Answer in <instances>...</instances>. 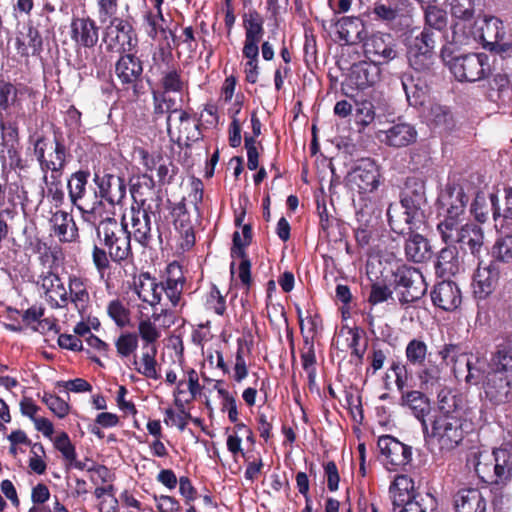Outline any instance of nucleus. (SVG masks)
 <instances>
[{"label": "nucleus", "instance_id": "obj_27", "mask_svg": "<svg viewBox=\"0 0 512 512\" xmlns=\"http://www.w3.org/2000/svg\"><path fill=\"white\" fill-rule=\"evenodd\" d=\"M441 207L448 216L466 218V207L469 196L458 183H448L439 196Z\"/></svg>", "mask_w": 512, "mask_h": 512}, {"label": "nucleus", "instance_id": "obj_7", "mask_svg": "<svg viewBox=\"0 0 512 512\" xmlns=\"http://www.w3.org/2000/svg\"><path fill=\"white\" fill-rule=\"evenodd\" d=\"M450 72L459 82L474 83L492 73L490 57L486 53H467L451 57L447 62Z\"/></svg>", "mask_w": 512, "mask_h": 512}, {"label": "nucleus", "instance_id": "obj_28", "mask_svg": "<svg viewBox=\"0 0 512 512\" xmlns=\"http://www.w3.org/2000/svg\"><path fill=\"white\" fill-rule=\"evenodd\" d=\"M455 512H487L489 502L479 488L462 487L453 495Z\"/></svg>", "mask_w": 512, "mask_h": 512}, {"label": "nucleus", "instance_id": "obj_22", "mask_svg": "<svg viewBox=\"0 0 512 512\" xmlns=\"http://www.w3.org/2000/svg\"><path fill=\"white\" fill-rule=\"evenodd\" d=\"M500 279V267L496 261H490L483 266L479 260L477 269L473 274V296L477 300H486L496 290Z\"/></svg>", "mask_w": 512, "mask_h": 512}, {"label": "nucleus", "instance_id": "obj_29", "mask_svg": "<svg viewBox=\"0 0 512 512\" xmlns=\"http://www.w3.org/2000/svg\"><path fill=\"white\" fill-rule=\"evenodd\" d=\"M70 36L76 45L93 48L99 40V27L90 17L73 18L70 25Z\"/></svg>", "mask_w": 512, "mask_h": 512}, {"label": "nucleus", "instance_id": "obj_13", "mask_svg": "<svg viewBox=\"0 0 512 512\" xmlns=\"http://www.w3.org/2000/svg\"><path fill=\"white\" fill-rule=\"evenodd\" d=\"M156 182L147 172L142 174L137 182L130 186L134 206L156 217L160 215L163 197L160 190L155 189Z\"/></svg>", "mask_w": 512, "mask_h": 512}, {"label": "nucleus", "instance_id": "obj_15", "mask_svg": "<svg viewBox=\"0 0 512 512\" xmlns=\"http://www.w3.org/2000/svg\"><path fill=\"white\" fill-rule=\"evenodd\" d=\"M183 371L188 376V391L190 393L189 399H174V405L178 411H175L172 408H167L165 410V418L164 423L166 425H175L178 427L180 431H184L188 421L192 419L191 413L187 410L186 405L193 402L202 392L203 387L199 383L198 373L193 368H188Z\"/></svg>", "mask_w": 512, "mask_h": 512}, {"label": "nucleus", "instance_id": "obj_36", "mask_svg": "<svg viewBox=\"0 0 512 512\" xmlns=\"http://www.w3.org/2000/svg\"><path fill=\"white\" fill-rule=\"evenodd\" d=\"M135 292L138 297L151 306L160 303L162 299L163 287L156 281L149 272H141L138 280L134 282Z\"/></svg>", "mask_w": 512, "mask_h": 512}, {"label": "nucleus", "instance_id": "obj_60", "mask_svg": "<svg viewBox=\"0 0 512 512\" xmlns=\"http://www.w3.org/2000/svg\"><path fill=\"white\" fill-rule=\"evenodd\" d=\"M119 9V0H96L97 19L102 25L120 18Z\"/></svg>", "mask_w": 512, "mask_h": 512}, {"label": "nucleus", "instance_id": "obj_21", "mask_svg": "<svg viewBox=\"0 0 512 512\" xmlns=\"http://www.w3.org/2000/svg\"><path fill=\"white\" fill-rule=\"evenodd\" d=\"M365 55L372 62L386 64L394 60L397 55V43L390 33L377 31L367 36L363 42Z\"/></svg>", "mask_w": 512, "mask_h": 512}, {"label": "nucleus", "instance_id": "obj_52", "mask_svg": "<svg viewBox=\"0 0 512 512\" xmlns=\"http://www.w3.org/2000/svg\"><path fill=\"white\" fill-rule=\"evenodd\" d=\"M410 373L417 374L425 382L432 378L438 369L431 364V360L426 359L427 354H406Z\"/></svg>", "mask_w": 512, "mask_h": 512}, {"label": "nucleus", "instance_id": "obj_12", "mask_svg": "<svg viewBox=\"0 0 512 512\" xmlns=\"http://www.w3.org/2000/svg\"><path fill=\"white\" fill-rule=\"evenodd\" d=\"M173 112L176 113V117L172 121V141L180 147L191 148L193 143L203 139L201 118L192 108L175 109Z\"/></svg>", "mask_w": 512, "mask_h": 512}, {"label": "nucleus", "instance_id": "obj_37", "mask_svg": "<svg viewBox=\"0 0 512 512\" xmlns=\"http://www.w3.org/2000/svg\"><path fill=\"white\" fill-rule=\"evenodd\" d=\"M455 244H459L461 248L467 247L475 258L480 259L484 245L483 229L478 224L466 222Z\"/></svg>", "mask_w": 512, "mask_h": 512}, {"label": "nucleus", "instance_id": "obj_53", "mask_svg": "<svg viewBox=\"0 0 512 512\" xmlns=\"http://www.w3.org/2000/svg\"><path fill=\"white\" fill-rule=\"evenodd\" d=\"M363 331L358 328L342 330L335 338V343L339 347L346 346L351 352H360L366 348V339Z\"/></svg>", "mask_w": 512, "mask_h": 512}, {"label": "nucleus", "instance_id": "obj_56", "mask_svg": "<svg viewBox=\"0 0 512 512\" xmlns=\"http://www.w3.org/2000/svg\"><path fill=\"white\" fill-rule=\"evenodd\" d=\"M491 203V210L493 219L496 221L498 218L512 219V187L504 188V207L500 205V200L497 194L491 193L489 195Z\"/></svg>", "mask_w": 512, "mask_h": 512}, {"label": "nucleus", "instance_id": "obj_11", "mask_svg": "<svg viewBox=\"0 0 512 512\" xmlns=\"http://www.w3.org/2000/svg\"><path fill=\"white\" fill-rule=\"evenodd\" d=\"M54 33L49 16L40 14L26 23V41L16 38V48L22 57H40L44 51V40H48Z\"/></svg>", "mask_w": 512, "mask_h": 512}, {"label": "nucleus", "instance_id": "obj_10", "mask_svg": "<svg viewBox=\"0 0 512 512\" xmlns=\"http://www.w3.org/2000/svg\"><path fill=\"white\" fill-rule=\"evenodd\" d=\"M352 189L359 194V199H378L376 191L383 182L380 166L374 159L362 158L348 174Z\"/></svg>", "mask_w": 512, "mask_h": 512}, {"label": "nucleus", "instance_id": "obj_18", "mask_svg": "<svg viewBox=\"0 0 512 512\" xmlns=\"http://www.w3.org/2000/svg\"><path fill=\"white\" fill-rule=\"evenodd\" d=\"M380 67L370 61L354 63L349 69L345 80L341 84V90L348 97L353 96L354 90H364L374 86L380 81Z\"/></svg>", "mask_w": 512, "mask_h": 512}, {"label": "nucleus", "instance_id": "obj_46", "mask_svg": "<svg viewBox=\"0 0 512 512\" xmlns=\"http://www.w3.org/2000/svg\"><path fill=\"white\" fill-rule=\"evenodd\" d=\"M500 484H505L512 477V446L503 444L491 452Z\"/></svg>", "mask_w": 512, "mask_h": 512}, {"label": "nucleus", "instance_id": "obj_34", "mask_svg": "<svg viewBox=\"0 0 512 512\" xmlns=\"http://www.w3.org/2000/svg\"><path fill=\"white\" fill-rule=\"evenodd\" d=\"M68 289V302H71L83 317L91 306V299L88 291V280L76 275H70Z\"/></svg>", "mask_w": 512, "mask_h": 512}, {"label": "nucleus", "instance_id": "obj_32", "mask_svg": "<svg viewBox=\"0 0 512 512\" xmlns=\"http://www.w3.org/2000/svg\"><path fill=\"white\" fill-rule=\"evenodd\" d=\"M382 210L383 206L379 199L362 198V200H358V207L355 214L356 225L353 228L374 232L375 225L382 214Z\"/></svg>", "mask_w": 512, "mask_h": 512}, {"label": "nucleus", "instance_id": "obj_54", "mask_svg": "<svg viewBox=\"0 0 512 512\" xmlns=\"http://www.w3.org/2000/svg\"><path fill=\"white\" fill-rule=\"evenodd\" d=\"M121 356L128 361L133 360L135 369L147 378L157 380L161 377L157 371L156 354H143L140 362L137 361V354H121Z\"/></svg>", "mask_w": 512, "mask_h": 512}, {"label": "nucleus", "instance_id": "obj_2", "mask_svg": "<svg viewBox=\"0 0 512 512\" xmlns=\"http://www.w3.org/2000/svg\"><path fill=\"white\" fill-rule=\"evenodd\" d=\"M426 204L425 181L416 176L407 177L400 195V205L404 211L392 203L387 208L391 230L397 234L419 230L425 223Z\"/></svg>", "mask_w": 512, "mask_h": 512}, {"label": "nucleus", "instance_id": "obj_17", "mask_svg": "<svg viewBox=\"0 0 512 512\" xmlns=\"http://www.w3.org/2000/svg\"><path fill=\"white\" fill-rule=\"evenodd\" d=\"M93 182L96 186L94 195L101 201L110 205L120 204L126 197V182L121 175H116L111 171L94 170Z\"/></svg>", "mask_w": 512, "mask_h": 512}, {"label": "nucleus", "instance_id": "obj_42", "mask_svg": "<svg viewBox=\"0 0 512 512\" xmlns=\"http://www.w3.org/2000/svg\"><path fill=\"white\" fill-rule=\"evenodd\" d=\"M54 233L61 242H75L79 238L77 224L73 216L63 210L53 215Z\"/></svg>", "mask_w": 512, "mask_h": 512}, {"label": "nucleus", "instance_id": "obj_35", "mask_svg": "<svg viewBox=\"0 0 512 512\" xmlns=\"http://www.w3.org/2000/svg\"><path fill=\"white\" fill-rule=\"evenodd\" d=\"M427 125L439 134L449 133L455 127V121L451 110L444 105L431 104L425 113Z\"/></svg>", "mask_w": 512, "mask_h": 512}, {"label": "nucleus", "instance_id": "obj_50", "mask_svg": "<svg viewBox=\"0 0 512 512\" xmlns=\"http://www.w3.org/2000/svg\"><path fill=\"white\" fill-rule=\"evenodd\" d=\"M106 312L118 328L124 329L131 326V310L123 300L116 298L109 301Z\"/></svg>", "mask_w": 512, "mask_h": 512}, {"label": "nucleus", "instance_id": "obj_55", "mask_svg": "<svg viewBox=\"0 0 512 512\" xmlns=\"http://www.w3.org/2000/svg\"><path fill=\"white\" fill-rule=\"evenodd\" d=\"M424 17H425V27L424 29H432L437 30L439 32L445 30L448 18L445 10L437 7L434 4H429L424 6Z\"/></svg>", "mask_w": 512, "mask_h": 512}, {"label": "nucleus", "instance_id": "obj_58", "mask_svg": "<svg viewBox=\"0 0 512 512\" xmlns=\"http://www.w3.org/2000/svg\"><path fill=\"white\" fill-rule=\"evenodd\" d=\"M462 415L456 396L449 390L438 393V407L432 415Z\"/></svg>", "mask_w": 512, "mask_h": 512}, {"label": "nucleus", "instance_id": "obj_39", "mask_svg": "<svg viewBox=\"0 0 512 512\" xmlns=\"http://www.w3.org/2000/svg\"><path fill=\"white\" fill-rule=\"evenodd\" d=\"M384 133L385 143L395 148L407 147L417 139L415 127L405 122L394 123Z\"/></svg>", "mask_w": 512, "mask_h": 512}, {"label": "nucleus", "instance_id": "obj_40", "mask_svg": "<svg viewBox=\"0 0 512 512\" xmlns=\"http://www.w3.org/2000/svg\"><path fill=\"white\" fill-rule=\"evenodd\" d=\"M245 40L243 46L259 47L264 35V19L256 9H249L243 16Z\"/></svg>", "mask_w": 512, "mask_h": 512}, {"label": "nucleus", "instance_id": "obj_1", "mask_svg": "<svg viewBox=\"0 0 512 512\" xmlns=\"http://www.w3.org/2000/svg\"><path fill=\"white\" fill-rule=\"evenodd\" d=\"M96 236L100 245L93 246L92 262L101 277L111 268V262L121 265L133 258L131 232L125 218L121 222L114 217L102 219L96 227Z\"/></svg>", "mask_w": 512, "mask_h": 512}, {"label": "nucleus", "instance_id": "obj_19", "mask_svg": "<svg viewBox=\"0 0 512 512\" xmlns=\"http://www.w3.org/2000/svg\"><path fill=\"white\" fill-rule=\"evenodd\" d=\"M377 446L389 471H406L412 461V447L391 435L380 436Z\"/></svg>", "mask_w": 512, "mask_h": 512}, {"label": "nucleus", "instance_id": "obj_62", "mask_svg": "<svg viewBox=\"0 0 512 512\" xmlns=\"http://www.w3.org/2000/svg\"><path fill=\"white\" fill-rule=\"evenodd\" d=\"M139 337L144 342L143 348H150L151 352H157L156 342L160 337V331L149 319L141 320L138 325Z\"/></svg>", "mask_w": 512, "mask_h": 512}, {"label": "nucleus", "instance_id": "obj_57", "mask_svg": "<svg viewBox=\"0 0 512 512\" xmlns=\"http://www.w3.org/2000/svg\"><path fill=\"white\" fill-rule=\"evenodd\" d=\"M18 93L17 87L12 82L0 78V115L3 112L9 113L18 103Z\"/></svg>", "mask_w": 512, "mask_h": 512}, {"label": "nucleus", "instance_id": "obj_51", "mask_svg": "<svg viewBox=\"0 0 512 512\" xmlns=\"http://www.w3.org/2000/svg\"><path fill=\"white\" fill-rule=\"evenodd\" d=\"M490 97L505 104L512 100V84L506 74H496L490 82Z\"/></svg>", "mask_w": 512, "mask_h": 512}, {"label": "nucleus", "instance_id": "obj_45", "mask_svg": "<svg viewBox=\"0 0 512 512\" xmlns=\"http://www.w3.org/2000/svg\"><path fill=\"white\" fill-rule=\"evenodd\" d=\"M437 273L441 275H455L460 270L459 252L455 244H447L442 248L435 263Z\"/></svg>", "mask_w": 512, "mask_h": 512}, {"label": "nucleus", "instance_id": "obj_8", "mask_svg": "<svg viewBox=\"0 0 512 512\" xmlns=\"http://www.w3.org/2000/svg\"><path fill=\"white\" fill-rule=\"evenodd\" d=\"M102 41L108 52H128L138 48L139 39L133 25V18L120 17L106 24L102 31Z\"/></svg>", "mask_w": 512, "mask_h": 512}, {"label": "nucleus", "instance_id": "obj_48", "mask_svg": "<svg viewBox=\"0 0 512 512\" xmlns=\"http://www.w3.org/2000/svg\"><path fill=\"white\" fill-rule=\"evenodd\" d=\"M143 21L147 36L149 38H151L152 40H156L158 37H160L159 42L168 41V28L164 26L166 20L163 16L162 11H146L143 16Z\"/></svg>", "mask_w": 512, "mask_h": 512}, {"label": "nucleus", "instance_id": "obj_41", "mask_svg": "<svg viewBox=\"0 0 512 512\" xmlns=\"http://www.w3.org/2000/svg\"><path fill=\"white\" fill-rule=\"evenodd\" d=\"M402 399L420 421L423 429L428 424L431 416V404L428 397L420 391H409L402 395Z\"/></svg>", "mask_w": 512, "mask_h": 512}, {"label": "nucleus", "instance_id": "obj_9", "mask_svg": "<svg viewBox=\"0 0 512 512\" xmlns=\"http://www.w3.org/2000/svg\"><path fill=\"white\" fill-rule=\"evenodd\" d=\"M435 33L429 29H423L416 36L407 50V59L412 74L423 75L425 78L433 76Z\"/></svg>", "mask_w": 512, "mask_h": 512}, {"label": "nucleus", "instance_id": "obj_24", "mask_svg": "<svg viewBox=\"0 0 512 512\" xmlns=\"http://www.w3.org/2000/svg\"><path fill=\"white\" fill-rule=\"evenodd\" d=\"M472 38L488 48L503 39L505 35L503 22L495 16H483L474 21L470 31Z\"/></svg>", "mask_w": 512, "mask_h": 512}, {"label": "nucleus", "instance_id": "obj_20", "mask_svg": "<svg viewBox=\"0 0 512 512\" xmlns=\"http://www.w3.org/2000/svg\"><path fill=\"white\" fill-rule=\"evenodd\" d=\"M370 13L374 21L382 23L395 32L404 31L411 25V17L399 2L376 1Z\"/></svg>", "mask_w": 512, "mask_h": 512}, {"label": "nucleus", "instance_id": "obj_59", "mask_svg": "<svg viewBox=\"0 0 512 512\" xmlns=\"http://www.w3.org/2000/svg\"><path fill=\"white\" fill-rule=\"evenodd\" d=\"M185 284V278L180 271L178 277L168 276L165 282H161L163 292L171 302L172 307H176L182 297V291Z\"/></svg>", "mask_w": 512, "mask_h": 512}, {"label": "nucleus", "instance_id": "obj_49", "mask_svg": "<svg viewBox=\"0 0 512 512\" xmlns=\"http://www.w3.org/2000/svg\"><path fill=\"white\" fill-rule=\"evenodd\" d=\"M466 218L444 215L443 220L437 224L441 239L446 244H455L456 238L464 228Z\"/></svg>", "mask_w": 512, "mask_h": 512}, {"label": "nucleus", "instance_id": "obj_30", "mask_svg": "<svg viewBox=\"0 0 512 512\" xmlns=\"http://www.w3.org/2000/svg\"><path fill=\"white\" fill-rule=\"evenodd\" d=\"M39 282L44 291L46 300L52 308H62L67 306V290L57 273L52 270L45 273L43 272L39 276Z\"/></svg>", "mask_w": 512, "mask_h": 512}, {"label": "nucleus", "instance_id": "obj_43", "mask_svg": "<svg viewBox=\"0 0 512 512\" xmlns=\"http://www.w3.org/2000/svg\"><path fill=\"white\" fill-rule=\"evenodd\" d=\"M91 172L88 168L79 169L73 172L67 181L68 196L71 204L83 211L79 205V201L82 200L87 192V185Z\"/></svg>", "mask_w": 512, "mask_h": 512}, {"label": "nucleus", "instance_id": "obj_25", "mask_svg": "<svg viewBox=\"0 0 512 512\" xmlns=\"http://www.w3.org/2000/svg\"><path fill=\"white\" fill-rule=\"evenodd\" d=\"M491 452L482 449L471 451L466 459V466L472 468L478 479L487 485H499V479Z\"/></svg>", "mask_w": 512, "mask_h": 512}, {"label": "nucleus", "instance_id": "obj_47", "mask_svg": "<svg viewBox=\"0 0 512 512\" xmlns=\"http://www.w3.org/2000/svg\"><path fill=\"white\" fill-rule=\"evenodd\" d=\"M155 76L160 77L159 85L164 95L166 93H181L188 86V82L183 79V71L179 64Z\"/></svg>", "mask_w": 512, "mask_h": 512}, {"label": "nucleus", "instance_id": "obj_14", "mask_svg": "<svg viewBox=\"0 0 512 512\" xmlns=\"http://www.w3.org/2000/svg\"><path fill=\"white\" fill-rule=\"evenodd\" d=\"M137 50L120 53L115 63V75L123 90H132L134 96L139 95L142 83L143 61L136 55Z\"/></svg>", "mask_w": 512, "mask_h": 512}, {"label": "nucleus", "instance_id": "obj_61", "mask_svg": "<svg viewBox=\"0 0 512 512\" xmlns=\"http://www.w3.org/2000/svg\"><path fill=\"white\" fill-rule=\"evenodd\" d=\"M475 2L476 0H447L451 16L465 22L473 19Z\"/></svg>", "mask_w": 512, "mask_h": 512}, {"label": "nucleus", "instance_id": "obj_33", "mask_svg": "<svg viewBox=\"0 0 512 512\" xmlns=\"http://www.w3.org/2000/svg\"><path fill=\"white\" fill-rule=\"evenodd\" d=\"M430 79L419 74H410L402 79L403 89L410 106L420 107L425 104L429 97L428 80Z\"/></svg>", "mask_w": 512, "mask_h": 512}, {"label": "nucleus", "instance_id": "obj_63", "mask_svg": "<svg viewBox=\"0 0 512 512\" xmlns=\"http://www.w3.org/2000/svg\"><path fill=\"white\" fill-rule=\"evenodd\" d=\"M131 212L134 239L142 247L147 248L150 246L152 240V228L146 223L139 221V212H135L134 209H131Z\"/></svg>", "mask_w": 512, "mask_h": 512}, {"label": "nucleus", "instance_id": "obj_3", "mask_svg": "<svg viewBox=\"0 0 512 512\" xmlns=\"http://www.w3.org/2000/svg\"><path fill=\"white\" fill-rule=\"evenodd\" d=\"M475 356L477 366L473 367L470 359L467 361L468 375L466 382L477 385L479 375L474 372L485 374L483 389L486 398L494 405H500L509 402L512 397L510 381L504 374L512 371V354H490V359L481 361L479 354Z\"/></svg>", "mask_w": 512, "mask_h": 512}, {"label": "nucleus", "instance_id": "obj_38", "mask_svg": "<svg viewBox=\"0 0 512 512\" xmlns=\"http://www.w3.org/2000/svg\"><path fill=\"white\" fill-rule=\"evenodd\" d=\"M416 231L406 232V234H409V237L406 239L404 250L409 261L422 263L430 259L433 252L428 239L416 233Z\"/></svg>", "mask_w": 512, "mask_h": 512}, {"label": "nucleus", "instance_id": "obj_23", "mask_svg": "<svg viewBox=\"0 0 512 512\" xmlns=\"http://www.w3.org/2000/svg\"><path fill=\"white\" fill-rule=\"evenodd\" d=\"M168 204L174 228L182 238L180 246L183 250H189L195 245L196 239L190 213L187 209L186 199L183 197L176 203H172L168 200Z\"/></svg>", "mask_w": 512, "mask_h": 512}, {"label": "nucleus", "instance_id": "obj_16", "mask_svg": "<svg viewBox=\"0 0 512 512\" xmlns=\"http://www.w3.org/2000/svg\"><path fill=\"white\" fill-rule=\"evenodd\" d=\"M242 235L243 238L239 231H235L233 233L230 255L233 259H240V263L238 265V278L242 286L248 292L253 284L251 275L252 263L246 251V248L252 243L253 239L251 224H244L242 226Z\"/></svg>", "mask_w": 512, "mask_h": 512}, {"label": "nucleus", "instance_id": "obj_64", "mask_svg": "<svg viewBox=\"0 0 512 512\" xmlns=\"http://www.w3.org/2000/svg\"><path fill=\"white\" fill-rule=\"evenodd\" d=\"M493 261L497 263H512V235H506L496 240L492 247Z\"/></svg>", "mask_w": 512, "mask_h": 512}, {"label": "nucleus", "instance_id": "obj_6", "mask_svg": "<svg viewBox=\"0 0 512 512\" xmlns=\"http://www.w3.org/2000/svg\"><path fill=\"white\" fill-rule=\"evenodd\" d=\"M33 146L34 155L43 172V182H47L49 171L55 176L63 174L70 153L59 130L54 131L53 142H50L44 135H40L36 138Z\"/></svg>", "mask_w": 512, "mask_h": 512}, {"label": "nucleus", "instance_id": "obj_31", "mask_svg": "<svg viewBox=\"0 0 512 512\" xmlns=\"http://www.w3.org/2000/svg\"><path fill=\"white\" fill-rule=\"evenodd\" d=\"M337 33L340 40L347 45L363 43L368 32L364 21L356 16H344L337 23Z\"/></svg>", "mask_w": 512, "mask_h": 512}, {"label": "nucleus", "instance_id": "obj_4", "mask_svg": "<svg viewBox=\"0 0 512 512\" xmlns=\"http://www.w3.org/2000/svg\"><path fill=\"white\" fill-rule=\"evenodd\" d=\"M463 415H431L423 428L426 442L438 448L441 455L455 450L465 438Z\"/></svg>", "mask_w": 512, "mask_h": 512}, {"label": "nucleus", "instance_id": "obj_44", "mask_svg": "<svg viewBox=\"0 0 512 512\" xmlns=\"http://www.w3.org/2000/svg\"><path fill=\"white\" fill-rule=\"evenodd\" d=\"M178 65L173 55V46L169 41L159 42L152 53L149 71L154 76Z\"/></svg>", "mask_w": 512, "mask_h": 512}, {"label": "nucleus", "instance_id": "obj_26", "mask_svg": "<svg viewBox=\"0 0 512 512\" xmlns=\"http://www.w3.org/2000/svg\"><path fill=\"white\" fill-rule=\"evenodd\" d=\"M430 297L435 307L446 312L455 311L462 303L460 288L450 280H443L434 285Z\"/></svg>", "mask_w": 512, "mask_h": 512}, {"label": "nucleus", "instance_id": "obj_5", "mask_svg": "<svg viewBox=\"0 0 512 512\" xmlns=\"http://www.w3.org/2000/svg\"><path fill=\"white\" fill-rule=\"evenodd\" d=\"M388 282L402 307L418 302L427 292L422 272L406 264H397L392 268Z\"/></svg>", "mask_w": 512, "mask_h": 512}]
</instances>
